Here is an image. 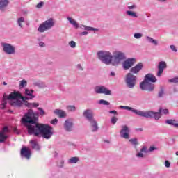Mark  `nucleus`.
Returning <instances> with one entry per match:
<instances>
[{
    "mask_svg": "<svg viewBox=\"0 0 178 178\" xmlns=\"http://www.w3.org/2000/svg\"><path fill=\"white\" fill-rule=\"evenodd\" d=\"M98 58L99 60L105 63L106 65H112L116 66L120 63L121 60L124 59V54L123 53L117 51L114 53L113 56L109 51H100L97 53Z\"/></svg>",
    "mask_w": 178,
    "mask_h": 178,
    "instance_id": "f257e3e1",
    "label": "nucleus"
},
{
    "mask_svg": "<svg viewBox=\"0 0 178 178\" xmlns=\"http://www.w3.org/2000/svg\"><path fill=\"white\" fill-rule=\"evenodd\" d=\"M22 120L23 123H29V124H26L28 134L33 133V131L36 129L35 127L40 124L37 123L38 121V117L32 109H29L27 113L24 115Z\"/></svg>",
    "mask_w": 178,
    "mask_h": 178,
    "instance_id": "f03ea898",
    "label": "nucleus"
},
{
    "mask_svg": "<svg viewBox=\"0 0 178 178\" xmlns=\"http://www.w3.org/2000/svg\"><path fill=\"white\" fill-rule=\"evenodd\" d=\"M35 127L36 129L29 134L30 136L33 134V136H38L41 134L42 137L46 140H49L54 136V128L47 124H39Z\"/></svg>",
    "mask_w": 178,
    "mask_h": 178,
    "instance_id": "7ed1b4c3",
    "label": "nucleus"
},
{
    "mask_svg": "<svg viewBox=\"0 0 178 178\" xmlns=\"http://www.w3.org/2000/svg\"><path fill=\"white\" fill-rule=\"evenodd\" d=\"M16 98H21V99H22V101H27L29 99H30V98L27 97H23L22 96V95H20V93H17V92H12L10 93L8 96L6 95V93H4L3 96V100H2V107L1 109H5V106H6V104H8V99H16Z\"/></svg>",
    "mask_w": 178,
    "mask_h": 178,
    "instance_id": "20e7f679",
    "label": "nucleus"
},
{
    "mask_svg": "<svg viewBox=\"0 0 178 178\" xmlns=\"http://www.w3.org/2000/svg\"><path fill=\"white\" fill-rule=\"evenodd\" d=\"M54 26L55 20H54V18H49L39 26L38 31H39V33H44V31L50 30V29H52Z\"/></svg>",
    "mask_w": 178,
    "mask_h": 178,
    "instance_id": "39448f33",
    "label": "nucleus"
},
{
    "mask_svg": "<svg viewBox=\"0 0 178 178\" xmlns=\"http://www.w3.org/2000/svg\"><path fill=\"white\" fill-rule=\"evenodd\" d=\"M162 113V108H160L159 109L158 112H153V111H141L138 113L139 116H142L143 118H154L156 120H158V119H161V113Z\"/></svg>",
    "mask_w": 178,
    "mask_h": 178,
    "instance_id": "423d86ee",
    "label": "nucleus"
},
{
    "mask_svg": "<svg viewBox=\"0 0 178 178\" xmlns=\"http://www.w3.org/2000/svg\"><path fill=\"white\" fill-rule=\"evenodd\" d=\"M125 83L129 88H134L137 83V76L132 73H128L125 77Z\"/></svg>",
    "mask_w": 178,
    "mask_h": 178,
    "instance_id": "0eeeda50",
    "label": "nucleus"
},
{
    "mask_svg": "<svg viewBox=\"0 0 178 178\" xmlns=\"http://www.w3.org/2000/svg\"><path fill=\"white\" fill-rule=\"evenodd\" d=\"M140 88L143 91H148L149 92H152L155 90V84L151 82L143 81L140 84Z\"/></svg>",
    "mask_w": 178,
    "mask_h": 178,
    "instance_id": "6e6552de",
    "label": "nucleus"
},
{
    "mask_svg": "<svg viewBox=\"0 0 178 178\" xmlns=\"http://www.w3.org/2000/svg\"><path fill=\"white\" fill-rule=\"evenodd\" d=\"M96 94H105V95H112V91L105 86H97L95 88Z\"/></svg>",
    "mask_w": 178,
    "mask_h": 178,
    "instance_id": "1a4fd4ad",
    "label": "nucleus"
},
{
    "mask_svg": "<svg viewBox=\"0 0 178 178\" xmlns=\"http://www.w3.org/2000/svg\"><path fill=\"white\" fill-rule=\"evenodd\" d=\"M1 45L3 47V51H4L6 54H8V55H13V54H15V47L12 46V44L2 43Z\"/></svg>",
    "mask_w": 178,
    "mask_h": 178,
    "instance_id": "9d476101",
    "label": "nucleus"
},
{
    "mask_svg": "<svg viewBox=\"0 0 178 178\" xmlns=\"http://www.w3.org/2000/svg\"><path fill=\"white\" fill-rule=\"evenodd\" d=\"M21 156H24V158H26V159H30V157L31 156V150L26 146L22 147L21 149Z\"/></svg>",
    "mask_w": 178,
    "mask_h": 178,
    "instance_id": "9b49d317",
    "label": "nucleus"
},
{
    "mask_svg": "<svg viewBox=\"0 0 178 178\" xmlns=\"http://www.w3.org/2000/svg\"><path fill=\"white\" fill-rule=\"evenodd\" d=\"M130 129H129V127L127 126L124 125L122 126V129L120 131V136L122 137V138H125L126 140L130 138Z\"/></svg>",
    "mask_w": 178,
    "mask_h": 178,
    "instance_id": "f8f14e48",
    "label": "nucleus"
},
{
    "mask_svg": "<svg viewBox=\"0 0 178 178\" xmlns=\"http://www.w3.org/2000/svg\"><path fill=\"white\" fill-rule=\"evenodd\" d=\"M136 63V58H128L123 63V67L125 70H127Z\"/></svg>",
    "mask_w": 178,
    "mask_h": 178,
    "instance_id": "ddd939ff",
    "label": "nucleus"
},
{
    "mask_svg": "<svg viewBox=\"0 0 178 178\" xmlns=\"http://www.w3.org/2000/svg\"><path fill=\"white\" fill-rule=\"evenodd\" d=\"M156 77L152 74H147L143 81L145 83H156Z\"/></svg>",
    "mask_w": 178,
    "mask_h": 178,
    "instance_id": "4468645a",
    "label": "nucleus"
},
{
    "mask_svg": "<svg viewBox=\"0 0 178 178\" xmlns=\"http://www.w3.org/2000/svg\"><path fill=\"white\" fill-rule=\"evenodd\" d=\"M166 63L165 61H161L159 63V71L157 72L158 77H161V76H162V74L163 73V69H166Z\"/></svg>",
    "mask_w": 178,
    "mask_h": 178,
    "instance_id": "2eb2a0df",
    "label": "nucleus"
},
{
    "mask_svg": "<svg viewBox=\"0 0 178 178\" xmlns=\"http://www.w3.org/2000/svg\"><path fill=\"white\" fill-rule=\"evenodd\" d=\"M143 63H139L135 67L131 68L130 72L132 74H137L141 69H143Z\"/></svg>",
    "mask_w": 178,
    "mask_h": 178,
    "instance_id": "dca6fc26",
    "label": "nucleus"
},
{
    "mask_svg": "<svg viewBox=\"0 0 178 178\" xmlns=\"http://www.w3.org/2000/svg\"><path fill=\"white\" fill-rule=\"evenodd\" d=\"M83 116L86 118L89 122L94 120V114H92V111H91V110H86L83 112Z\"/></svg>",
    "mask_w": 178,
    "mask_h": 178,
    "instance_id": "f3484780",
    "label": "nucleus"
},
{
    "mask_svg": "<svg viewBox=\"0 0 178 178\" xmlns=\"http://www.w3.org/2000/svg\"><path fill=\"white\" fill-rule=\"evenodd\" d=\"M120 108V109H127V111H131L134 113H135L136 115H138V116H140L139 112H141V111L136 110L127 106H121Z\"/></svg>",
    "mask_w": 178,
    "mask_h": 178,
    "instance_id": "a211bd4d",
    "label": "nucleus"
},
{
    "mask_svg": "<svg viewBox=\"0 0 178 178\" xmlns=\"http://www.w3.org/2000/svg\"><path fill=\"white\" fill-rule=\"evenodd\" d=\"M64 127L67 131H72V129L73 127V122L69 120H67L64 124Z\"/></svg>",
    "mask_w": 178,
    "mask_h": 178,
    "instance_id": "6ab92c4d",
    "label": "nucleus"
},
{
    "mask_svg": "<svg viewBox=\"0 0 178 178\" xmlns=\"http://www.w3.org/2000/svg\"><path fill=\"white\" fill-rule=\"evenodd\" d=\"M30 144L31 145L32 149L36 151H40V145L37 140H30Z\"/></svg>",
    "mask_w": 178,
    "mask_h": 178,
    "instance_id": "aec40b11",
    "label": "nucleus"
},
{
    "mask_svg": "<svg viewBox=\"0 0 178 178\" xmlns=\"http://www.w3.org/2000/svg\"><path fill=\"white\" fill-rule=\"evenodd\" d=\"M55 115H57L58 118H66V113L63 110L56 109L54 111Z\"/></svg>",
    "mask_w": 178,
    "mask_h": 178,
    "instance_id": "412c9836",
    "label": "nucleus"
},
{
    "mask_svg": "<svg viewBox=\"0 0 178 178\" xmlns=\"http://www.w3.org/2000/svg\"><path fill=\"white\" fill-rule=\"evenodd\" d=\"M9 5V0H0V10H3Z\"/></svg>",
    "mask_w": 178,
    "mask_h": 178,
    "instance_id": "4be33fe9",
    "label": "nucleus"
},
{
    "mask_svg": "<svg viewBox=\"0 0 178 178\" xmlns=\"http://www.w3.org/2000/svg\"><path fill=\"white\" fill-rule=\"evenodd\" d=\"M10 105L12 106H17V108H20L23 106V102L20 100H15L14 102H10Z\"/></svg>",
    "mask_w": 178,
    "mask_h": 178,
    "instance_id": "5701e85b",
    "label": "nucleus"
},
{
    "mask_svg": "<svg viewBox=\"0 0 178 178\" xmlns=\"http://www.w3.org/2000/svg\"><path fill=\"white\" fill-rule=\"evenodd\" d=\"M40 106L38 103H29L27 102H25V106L28 108H37Z\"/></svg>",
    "mask_w": 178,
    "mask_h": 178,
    "instance_id": "b1692460",
    "label": "nucleus"
},
{
    "mask_svg": "<svg viewBox=\"0 0 178 178\" xmlns=\"http://www.w3.org/2000/svg\"><path fill=\"white\" fill-rule=\"evenodd\" d=\"M91 123V127H92V131H97L98 130V125H97V121L95 120H92V121H90Z\"/></svg>",
    "mask_w": 178,
    "mask_h": 178,
    "instance_id": "393cba45",
    "label": "nucleus"
},
{
    "mask_svg": "<svg viewBox=\"0 0 178 178\" xmlns=\"http://www.w3.org/2000/svg\"><path fill=\"white\" fill-rule=\"evenodd\" d=\"M67 20L74 26V27H75V29H79V24L77 22H76V20L73 19L72 17H68Z\"/></svg>",
    "mask_w": 178,
    "mask_h": 178,
    "instance_id": "a878e982",
    "label": "nucleus"
},
{
    "mask_svg": "<svg viewBox=\"0 0 178 178\" xmlns=\"http://www.w3.org/2000/svg\"><path fill=\"white\" fill-rule=\"evenodd\" d=\"M8 138L7 134H3L0 131V143H5Z\"/></svg>",
    "mask_w": 178,
    "mask_h": 178,
    "instance_id": "bb28decb",
    "label": "nucleus"
},
{
    "mask_svg": "<svg viewBox=\"0 0 178 178\" xmlns=\"http://www.w3.org/2000/svg\"><path fill=\"white\" fill-rule=\"evenodd\" d=\"M33 92H34V90H29V89L25 90V94L31 97L30 99L34 98V96H33Z\"/></svg>",
    "mask_w": 178,
    "mask_h": 178,
    "instance_id": "cd10ccee",
    "label": "nucleus"
},
{
    "mask_svg": "<svg viewBox=\"0 0 178 178\" xmlns=\"http://www.w3.org/2000/svg\"><path fill=\"white\" fill-rule=\"evenodd\" d=\"M165 123H167L168 124H171V126H174L175 127H176L177 122L175 120H167Z\"/></svg>",
    "mask_w": 178,
    "mask_h": 178,
    "instance_id": "c85d7f7f",
    "label": "nucleus"
},
{
    "mask_svg": "<svg viewBox=\"0 0 178 178\" xmlns=\"http://www.w3.org/2000/svg\"><path fill=\"white\" fill-rule=\"evenodd\" d=\"M163 95H165V90H163V88H161L160 89V91H159L158 97L159 98H162L163 97Z\"/></svg>",
    "mask_w": 178,
    "mask_h": 178,
    "instance_id": "c756f323",
    "label": "nucleus"
},
{
    "mask_svg": "<svg viewBox=\"0 0 178 178\" xmlns=\"http://www.w3.org/2000/svg\"><path fill=\"white\" fill-rule=\"evenodd\" d=\"M127 15H128V16H131L132 17H137V13L133 11H127Z\"/></svg>",
    "mask_w": 178,
    "mask_h": 178,
    "instance_id": "7c9ffc66",
    "label": "nucleus"
},
{
    "mask_svg": "<svg viewBox=\"0 0 178 178\" xmlns=\"http://www.w3.org/2000/svg\"><path fill=\"white\" fill-rule=\"evenodd\" d=\"M79 162V158L72 157L70 159V163H77Z\"/></svg>",
    "mask_w": 178,
    "mask_h": 178,
    "instance_id": "2f4dec72",
    "label": "nucleus"
},
{
    "mask_svg": "<svg viewBox=\"0 0 178 178\" xmlns=\"http://www.w3.org/2000/svg\"><path fill=\"white\" fill-rule=\"evenodd\" d=\"M147 39L149 41V42H151L152 44L158 45V42L156 41V40H154V38H149V37H147Z\"/></svg>",
    "mask_w": 178,
    "mask_h": 178,
    "instance_id": "473e14b6",
    "label": "nucleus"
},
{
    "mask_svg": "<svg viewBox=\"0 0 178 178\" xmlns=\"http://www.w3.org/2000/svg\"><path fill=\"white\" fill-rule=\"evenodd\" d=\"M99 104H100V105H111L109 102H108L106 100H104V99L99 100Z\"/></svg>",
    "mask_w": 178,
    "mask_h": 178,
    "instance_id": "72a5a7b5",
    "label": "nucleus"
},
{
    "mask_svg": "<svg viewBox=\"0 0 178 178\" xmlns=\"http://www.w3.org/2000/svg\"><path fill=\"white\" fill-rule=\"evenodd\" d=\"M67 109L70 112H74V111H76V106H67Z\"/></svg>",
    "mask_w": 178,
    "mask_h": 178,
    "instance_id": "f704fd0d",
    "label": "nucleus"
},
{
    "mask_svg": "<svg viewBox=\"0 0 178 178\" xmlns=\"http://www.w3.org/2000/svg\"><path fill=\"white\" fill-rule=\"evenodd\" d=\"M129 143L132 144L133 145H138V142L137 141V138H133L129 140Z\"/></svg>",
    "mask_w": 178,
    "mask_h": 178,
    "instance_id": "c9c22d12",
    "label": "nucleus"
},
{
    "mask_svg": "<svg viewBox=\"0 0 178 178\" xmlns=\"http://www.w3.org/2000/svg\"><path fill=\"white\" fill-rule=\"evenodd\" d=\"M27 86V81L26 80H22L19 83V87H26Z\"/></svg>",
    "mask_w": 178,
    "mask_h": 178,
    "instance_id": "e433bc0d",
    "label": "nucleus"
},
{
    "mask_svg": "<svg viewBox=\"0 0 178 178\" xmlns=\"http://www.w3.org/2000/svg\"><path fill=\"white\" fill-rule=\"evenodd\" d=\"M24 22V17H20L18 19L17 23H18L19 27H23V25L22 24V23H23Z\"/></svg>",
    "mask_w": 178,
    "mask_h": 178,
    "instance_id": "4c0bfd02",
    "label": "nucleus"
},
{
    "mask_svg": "<svg viewBox=\"0 0 178 178\" xmlns=\"http://www.w3.org/2000/svg\"><path fill=\"white\" fill-rule=\"evenodd\" d=\"M2 134H6L7 133H9V129L8 127H4L1 131H0Z\"/></svg>",
    "mask_w": 178,
    "mask_h": 178,
    "instance_id": "58836bf2",
    "label": "nucleus"
},
{
    "mask_svg": "<svg viewBox=\"0 0 178 178\" xmlns=\"http://www.w3.org/2000/svg\"><path fill=\"white\" fill-rule=\"evenodd\" d=\"M69 45L71 47V48H76V42L72 40L69 42Z\"/></svg>",
    "mask_w": 178,
    "mask_h": 178,
    "instance_id": "ea45409f",
    "label": "nucleus"
},
{
    "mask_svg": "<svg viewBox=\"0 0 178 178\" xmlns=\"http://www.w3.org/2000/svg\"><path fill=\"white\" fill-rule=\"evenodd\" d=\"M168 81L169 83H178V77L169 79Z\"/></svg>",
    "mask_w": 178,
    "mask_h": 178,
    "instance_id": "a19ab883",
    "label": "nucleus"
},
{
    "mask_svg": "<svg viewBox=\"0 0 178 178\" xmlns=\"http://www.w3.org/2000/svg\"><path fill=\"white\" fill-rule=\"evenodd\" d=\"M134 37L135 38L138 39V38H141L143 37V35H142L141 33H135V34L134 35Z\"/></svg>",
    "mask_w": 178,
    "mask_h": 178,
    "instance_id": "79ce46f5",
    "label": "nucleus"
},
{
    "mask_svg": "<svg viewBox=\"0 0 178 178\" xmlns=\"http://www.w3.org/2000/svg\"><path fill=\"white\" fill-rule=\"evenodd\" d=\"M42 6H44V2H42V1L40 2L39 3H38V4L36 5V8H37L38 9H41V8H42Z\"/></svg>",
    "mask_w": 178,
    "mask_h": 178,
    "instance_id": "37998d69",
    "label": "nucleus"
},
{
    "mask_svg": "<svg viewBox=\"0 0 178 178\" xmlns=\"http://www.w3.org/2000/svg\"><path fill=\"white\" fill-rule=\"evenodd\" d=\"M116 122H118V118H116V116L112 117L111 123H113V124H115Z\"/></svg>",
    "mask_w": 178,
    "mask_h": 178,
    "instance_id": "c03bdc74",
    "label": "nucleus"
},
{
    "mask_svg": "<svg viewBox=\"0 0 178 178\" xmlns=\"http://www.w3.org/2000/svg\"><path fill=\"white\" fill-rule=\"evenodd\" d=\"M85 30H88V31H95V30H98L97 29H95V28H92L91 26H85Z\"/></svg>",
    "mask_w": 178,
    "mask_h": 178,
    "instance_id": "a18cd8bd",
    "label": "nucleus"
},
{
    "mask_svg": "<svg viewBox=\"0 0 178 178\" xmlns=\"http://www.w3.org/2000/svg\"><path fill=\"white\" fill-rule=\"evenodd\" d=\"M38 109L40 111L41 116H44L45 111L42 108H38Z\"/></svg>",
    "mask_w": 178,
    "mask_h": 178,
    "instance_id": "49530a36",
    "label": "nucleus"
},
{
    "mask_svg": "<svg viewBox=\"0 0 178 178\" xmlns=\"http://www.w3.org/2000/svg\"><path fill=\"white\" fill-rule=\"evenodd\" d=\"M165 168H170V162H169V161H165Z\"/></svg>",
    "mask_w": 178,
    "mask_h": 178,
    "instance_id": "de8ad7c7",
    "label": "nucleus"
},
{
    "mask_svg": "<svg viewBox=\"0 0 178 178\" xmlns=\"http://www.w3.org/2000/svg\"><path fill=\"white\" fill-rule=\"evenodd\" d=\"M170 48L172 51H174V52H177V49H176V47H175V45H170Z\"/></svg>",
    "mask_w": 178,
    "mask_h": 178,
    "instance_id": "09e8293b",
    "label": "nucleus"
},
{
    "mask_svg": "<svg viewBox=\"0 0 178 178\" xmlns=\"http://www.w3.org/2000/svg\"><path fill=\"white\" fill-rule=\"evenodd\" d=\"M136 156H138V158H144V154H143V152H141L140 153H138Z\"/></svg>",
    "mask_w": 178,
    "mask_h": 178,
    "instance_id": "8fccbe9b",
    "label": "nucleus"
},
{
    "mask_svg": "<svg viewBox=\"0 0 178 178\" xmlns=\"http://www.w3.org/2000/svg\"><path fill=\"white\" fill-rule=\"evenodd\" d=\"M51 124H56L58 123V119L55 118L51 121Z\"/></svg>",
    "mask_w": 178,
    "mask_h": 178,
    "instance_id": "3c124183",
    "label": "nucleus"
},
{
    "mask_svg": "<svg viewBox=\"0 0 178 178\" xmlns=\"http://www.w3.org/2000/svg\"><path fill=\"white\" fill-rule=\"evenodd\" d=\"M136 8H137V6L136 5H132V6H128V9H130V10L136 9Z\"/></svg>",
    "mask_w": 178,
    "mask_h": 178,
    "instance_id": "603ef678",
    "label": "nucleus"
},
{
    "mask_svg": "<svg viewBox=\"0 0 178 178\" xmlns=\"http://www.w3.org/2000/svg\"><path fill=\"white\" fill-rule=\"evenodd\" d=\"M161 112H162L164 115H168V113H169V110H168V109H163V111L161 110Z\"/></svg>",
    "mask_w": 178,
    "mask_h": 178,
    "instance_id": "864d4df0",
    "label": "nucleus"
},
{
    "mask_svg": "<svg viewBox=\"0 0 178 178\" xmlns=\"http://www.w3.org/2000/svg\"><path fill=\"white\" fill-rule=\"evenodd\" d=\"M140 152H147V147H143L140 149Z\"/></svg>",
    "mask_w": 178,
    "mask_h": 178,
    "instance_id": "5fc2aeb1",
    "label": "nucleus"
},
{
    "mask_svg": "<svg viewBox=\"0 0 178 178\" xmlns=\"http://www.w3.org/2000/svg\"><path fill=\"white\" fill-rule=\"evenodd\" d=\"M109 113H113V115H118V111L113 110V111H110Z\"/></svg>",
    "mask_w": 178,
    "mask_h": 178,
    "instance_id": "6e6d98bb",
    "label": "nucleus"
},
{
    "mask_svg": "<svg viewBox=\"0 0 178 178\" xmlns=\"http://www.w3.org/2000/svg\"><path fill=\"white\" fill-rule=\"evenodd\" d=\"M87 34H88V32L87 31H83L81 33V35H87Z\"/></svg>",
    "mask_w": 178,
    "mask_h": 178,
    "instance_id": "4d7b16f0",
    "label": "nucleus"
},
{
    "mask_svg": "<svg viewBox=\"0 0 178 178\" xmlns=\"http://www.w3.org/2000/svg\"><path fill=\"white\" fill-rule=\"evenodd\" d=\"M156 148L155 147H150L149 151H155Z\"/></svg>",
    "mask_w": 178,
    "mask_h": 178,
    "instance_id": "13d9d810",
    "label": "nucleus"
},
{
    "mask_svg": "<svg viewBox=\"0 0 178 178\" xmlns=\"http://www.w3.org/2000/svg\"><path fill=\"white\" fill-rule=\"evenodd\" d=\"M77 67H78L79 69H80L81 70H83V67H81V65L79 64V65H77Z\"/></svg>",
    "mask_w": 178,
    "mask_h": 178,
    "instance_id": "bf43d9fd",
    "label": "nucleus"
},
{
    "mask_svg": "<svg viewBox=\"0 0 178 178\" xmlns=\"http://www.w3.org/2000/svg\"><path fill=\"white\" fill-rule=\"evenodd\" d=\"M39 45H40V47H44V46H45V44H44V42H40V43L39 44Z\"/></svg>",
    "mask_w": 178,
    "mask_h": 178,
    "instance_id": "052dcab7",
    "label": "nucleus"
},
{
    "mask_svg": "<svg viewBox=\"0 0 178 178\" xmlns=\"http://www.w3.org/2000/svg\"><path fill=\"white\" fill-rule=\"evenodd\" d=\"M3 86H8V83L6 82H3Z\"/></svg>",
    "mask_w": 178,
    "mask_h": 178,
    "instance_id": "680f3d73",
    "label": "nucleus"
},
{
    "mask_svg": "<svg viewBox=\"0 0 178 178\" xmlns=\"http://www.w3.org/2000/svg\"><path fill=\"white\" fill-rule=\"evenodd\" d=\"M111 76H115V72H111Z\"/></svg>",
    "mask_w": 178,
    "mask_h": 178,
    "instance_id": "e2e57ef3",
    "label": "nucleus"
},
{
    "mask_svg": "<svg viewBox=\"0 0 178 178\" xmlns=\"http://www.w3.org/2000/svg\"><path fill=\"white\" fill-rule=\"evenodd\" d=\"M175 127H177V129H178V123L177 122Z\"/></svg>",
    "mask_w": 178,
    "mask_h": 178,
    "instance_id": "0e129e2a",
    "label": "nucleus"
},
{
    "mask_svg": "<svg viewBox=\"0 0 178 178\" xmlns=\"http://www.w3.org/2000/svg\"><path fill=\"white\" fill-rule=\"evenodd\" d=\"M14 131H16L17 130V128H14Z\"/></svg>",
    "mask_w": 178,
    "mask_h": 178,
    "instance_id": "69168bd1",
    "label": "nucleus"
},
{
    "mask_svg": "<svg viewBox=\"0 0 178 178\" xmlns=\"http://www.w3.org/2000/svg\"><path fill=\"white\" fill-rule=\"evenodd\" d=\"M139 131H143V128H140V129H139Z\"/></svg>",
    "mask_w": 178,
    "mask_h": 178,
    "instance_id": "338daca9",
    "label": "nucleus"
},
{
    "mask_svg": "<svg viewBox=\"0 0 178 178\" xmlns=\"http://www.w3.org/2000/svg\"><path fill=\"white\" fill-rule=\"evenodd\" d=\"M175 154L178 156V152H176Z\"/></svg>",
    "mask_w": 178,
    "mask_h": 178,
    "instance_id": "774afa93",
    "label": "nucleus"
}]
</instances>
